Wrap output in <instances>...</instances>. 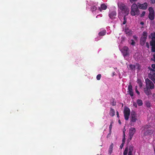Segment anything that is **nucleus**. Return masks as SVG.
Returning a JSON list of instances; mask_svg holds the SVG:
<instances>
[{
  "label": "nucleus",
  "instance_id": "nucleus-42",
  "mask_svg": "<svg viewBox=\"0 0 155 155\" xmlns=\"http://www.w3.org/2000/svg\"><path fill=\"white\" fill-rule=\"evenodd\" d=\"M124 143H122L121 144V145L120 146V147L121 149H122L123 147L124 146Z\"/></svg>",
  "mask_w": 155,
  "mask_h": 155
},
{
  "label": "nucleus",
  "instance_id": "nucleus-43",
  "mask_svg": "<svg viewBox=\"0 0 155 155\" xmlns=\"http://www.w3.org/2000/svg\"><path fill=\"white\" fill-rule=\"evenodd\" d=\"M153 56L154 59H153V58H151V60L152 61H153L155 62V54H154L153 55Z\"/></svg>",
  "mask_w": 155,
  "mask_h": 155
},
{
  "label": "nucleus",
  "instance_id": "nucleus-13",
  "mask_svg": "<svg viewBox=\"0 0 155 155\" xmlns=\"http://www.w3.org/2000/svg\"><path fill=\"white\" fill-rule=\"evenodd\" d=\"M146 38H143V37H141L140 39V45L143 46V45L146 41Z\"/></svg>",
  "mask_w": 155,
  "mask_h": 155
},
{
  "label": "nucleus",
  "instance_id": "nucleus-34",
  "mask_svg": "<svg viewBox=\"0 0 155 155\" xmlns=\"http://www.w3.org/2000/svg\"><path fill=\"white\" fill-rule=\"evenodd\" d=\"M148 68L152 72H154L155 71V70L154 69H153L150 67Z\"/></svg>",
  "mask_w": 155,
  "mask_h": 155
},
{
  "label": "nucleus",
  "instance_id": "nucleus-44",
  "mask_svg": "<svg viewBox=\"0 0 155 155\" xmlns=\"http://www.w3.org/2000/svg\"><path fill=\"white\" fill-rule=\"evenodd\" d=\"M146 46L148 48H149V43L148 42H147L146 43Z\"/></svg>",
  "mask_w": 155,
  "mask_h": 155
},
{
  "label": "nucleus",
  "instance_id": "nucleus-17",
  "mask_svg": "<svg viewBox=\"0 0 155 155\" xmlns=\"http://www.w3.org/2000/svg\"><path fill=\"white\" fill-rule=\"evenodd\" d=\"M136 117V116H131L130 118L131 121L133 122H136L137 119Z\"/></svg>",
  "mask_w": 155,
  "mask_h": 155
},
{
  "label": "nucleus",
  "instance_id": "nucleus-19",
  "mask_svg": "<svg viewBox=\"0 0 155 155\" xmlns=\"http://www.w3.org/2000/svg\"><path fill=\"white\" fill-rule=\"evenodd\" d=\"M115 114V111L114 110L112 109H110V114L111 115V116L113 117L114 115Z\"/></svg>",
  "mask_w": 155,
  "mask_h": 155
},
{
  "label": "nucleus",
  "instance_id": "nucleus-55",
  "mask_svg": "<svg viewBox=\"0 0 155 155\" xmlns=\"http://www.w3.org/2000/svg\"><path fill=\"white\" fill-rule=\"evenodd\" d=\"M118 122H119V124H121V121H120V120H118Z\"/></svg>",
  "mask_w": 155,
  "mask_h": 155
},
{
  "label": "nucleus",
  "instance_id": "nucleus-21",
  "mask_svg": "<svg viewBox=\"0 0 155 155\" xmlns=\"http://www.w3.org/2000/svg\"><path fill=\"white\" fill-rule=\"evenodd\" d=\"M113 143H112L110 146V149H109V153L110 154L111 153H112V149H113Z\"/></svg>",
  "mask_w": 155,
  "mask_h": 155
},
{
  "label": "nucleus",
  "instance_id": "nucleus-10",
  "mask_svg": "<svg viewBox=\"0 0 155 155\" xmlns=\"http://www.w3.org/2000/svg\"><path fill=\"white\" fill-rule=\"evenodd\" d=\"M150 88H144V92L146 95H149L152 94Z\"/></svg>",
  "mask_w": 155,
  "mask_h": 155
},
{
  "label": "nucleus",
  "instance_id": "nucleus-46",
  "mask_svg": "<svg viewBox=\"0 0 155 155\" xmlns=\"http://www.w3.org/2000/svg\"><path fill=\"white\" fill-rule=\"evenodd\" d=\"M137 0H130V1L131 3H133V2H135Z\"/></svg>",
  "mask_w": 155,
  "mask_h": 155
},
{
  "label": "nucleus",
  "instance_id": "nucleus-27",
  "mask_svg": "<svg viewBox=\"0 0 155 155\" xmlns=\"http://www.w3.org/2000/svg\"><path fill=\"white\" fill-rule=\"evenodd\" d=\"M124 132V135H123V138L122 140V143H124L125 141V133L124 131H123Z\"/></svg>",
  "mask_w": 155,
  "mask_h": 155
},
{
  "label": "nucleus",
  "instance_id": "nucleus-37",
  "mask_svg": "<svg viewBox=\"0 0 155 155\" xmlns=\"http://www.w3.org/2000/svg\"><path fill=\"white\" fill-rule=\"evenodd\" d=\"M131 41H132V42H131V45H134L135 43V42H134L133 40H131Z\"/></svg>",
  "mask_w": 155,
  "mask_h": 155
},
{
  "label": "nucleus",
  "instance_id": "nucleus-29",
  "mask_svg": "<svg viewBox=\"0 0 155 155\" xmlns=\"http://www.w3.org/2000/svg\"><path fill=\"white\" fill-rule=\"evenodd\" d=\"M132 137H133L129 136V138H128L127 140V144L129 143L130 140H131Z\"/></svg>",
  "mask_w": 155,
  "mask_h": 155
},
{
  "label": "nucleus",
  "instance_id": "nucleus-8",
  "mask_svg": "<svg viewBox=\"0 0 155 155\" xmlns=\"http://www.w3.org/2000/svg\"><path fill=\"white\" fill-rule=\"evenodd\" d=\"M128 48L127 47L124 46L123 49L121 50L124 56H126L128 54Z\"/></svg>",
  "mask_w": 155,
  "mask_h": 155
},
{
  "label": "nucleus",
  "instance_id": "nucleus-5",
  "mask_svg": "<svg viewBox=\"0 0 155 155\" xmlns=\"http://www.w3.org/2000/svg\"><path fill=\"white\" fill-rule=\"evenodd\" d=\"M124 112L125 119L127 120L129 119L130 113V111L129 109L126 107L124 109Z\"/></svg>",
  "mask_w": 155,
  "mask_h": 155
},
{
  "label": "nucleus",
  "instance_id": "nucleus-48",
  "mask_svg": "<svg viewBox=\"0 0 155 155\" xmlns=\"http://www.w3.org/2000/svg\"><path fill=\"white\" fill-rule=\"evenodd\" d=\"M152 3H155V0H150Z\"/></svg>",
  "mask_w": 155,
  "mask_h": 155
},
{
  "label": "nucleus",
  "instance_id": "nucleus-28",
  "mask_svg": "<svg viewBox=\"0 0 155 155\" xmlns=\"http://www.w3.org/2000/svg\"><path fill=\"white\" fill-rule=\"evenodd\" d=\"M131 116H136L135 112L134 111H132L131 113Z\"/></svg>",
  "mask_w": 155,
  "mask_h": 155
},
{
  "label": "nucleus",
  "instance_id": "nucleus-47",
  "mask_svg": "<svg viewBox=\"0 0 155 155\" xmlns=\"http://www.w3.org/2000/svg\"><path fill=\"white\" fill-rule=\"evenodd\" d=\"M152 67L154 69L155 68V64H152Z\"/></svg>",
  "mask_w": 155,
  "mask_h": 155
},
{
  "label": "nucleus",
  "instance_id": "nucleus-31",
  "mask_svg": "<svg viewBox=\"0 0 155 155\" xmlns=\"http://www.w3.org/2000/svg\"><path fill=\"white\" fill-rule=\"evenodd\" d=\"M146 104L147 107H150V103L149 102H146Z\"/></svg>",
  "mask_w": 155,
  "mask_h": 155
},
{
  "label": "nucleus",
  "instance_id": "nucleus-57",
  "mask_svg": "<svg viewBox=\"0 0 155 155\" xmlns=\"http://www.w3.org/2000/svg\"><path fill=\"white\" fill-rule=\"evenodd\" d=\"M112 105L113 106H114L115 105V104L114 103V102H112Z\"/></svg>",
  "mask_w": 155,
  "mask_h": 155
},
{
  "label": "nucleus",
  "instance_id": "nucleus-36",
  "mask_svg": "<svg viewBox=\"0 0 155 155\" xmlns=\"http://www.w3.org/2000/svg\"><path fill=\"white\" fill-rule=\"evenodd\" d=\"M138 83L139 84V86L140 87H142V83L141 82V81H140L139 82H138Z\"/></svg>",
  "mask_w": 155,
  "mask_h": 155
},
{
  "label": "nucleus",
  "instance_id": "nucleus-58",
  "mask_svg": "<svg viewBox=\"0 0 155 155\" xmlns=\"http://www.w3.org/2000/svg\"><path fill=\"white\" fill-rule=\"evenodd\" d=\"M99 9L100 10V11H101V9L100 8H99Z\"/></svg>",
  "mask_w": 155,
  "mask_h": 155
},
{
  "label": "nucleus",
  "instance_id": "nucleus-6",
  "mask_svg": "<svg viewBox=\"0 0 155 155\" xmlns=\"http://www.w3.org/2000/svg\"><path fill=\"white\" fill-rule=\"evenodd\" d=\"M149 14L148 16V18L151 20H153L154 19V12L151 7H150L149 8Z\"/></svg>",
  "mask_w": 155,
  "mask_h": 155
},
{
  "label": "nucleus",
  "instance_id": "nucleus-3",
  "mask_svg": "<svg viewBox=\"0 0 155 155\" xmlns=\"http://www.w3.org/2000/svg\"><path fill=\"white\" fill-rule=\"evenodd\" d=\"M151 35L152 37V40L150 41V44L152 46L151 50L152 52H155V33H151Z\"/></svg>",
  "mask_w": 155,
  "mask_h": 155
},
{
  "label": "nucleus",
  "instance_id": "nucleus-16",
  "mask_svg": "<svg viewBox=\"0 0 155 155\" xmlns=\"http://www.w3.org/2000/svg\"><path fill=\"white\" fill-rule=\"evenodd\" d=\"M125 32L126 34L130 35L132 34V31L131 30H129L127 28L126 29Z\"/></svg>",
  "mask_w": 155,
  "mask_h": 155
},
{
  "label": "nucleus",
  "instance_id": "nucleus-26",
  "mask_svg": "<svg viewBox=\"0 0 155 155\" xmlns=\"http://www.w3.org/2000/svg\"><path fill=\"white\" fill-rule=\"evenodd\" d=\"M129 151H132L133 150V146L132 145H130L129 146Z\"/></svg>",
  "mask_w": 155,
  "mask_h": 155
},
{
  "label": "nucleus",
  "instance_id": "nucleus-11",
  "mask_svg": "<svg viewBox=\"0 0 155 155\" xmlns=\"http://www.w3.org/2000/svg\"><path fill=\"white\" fill-rule=\"evenodd\" d=\"M116 15V13L115 12H112L109 14V15L110 18L113 19L115 18V16Z\"/></svg>",
  "mask_w": 155,
  "mask_h": 155
},
{
  "label": "nucleus",
  "instance_id": "nucleus-14",
  "mask_svg": "<svg viewBox=\"0 0 155 155\" xmlns=\"http://www.w3.org/2000/svg\"><path fill=\"white\" fill-rule=\"evenodd\" d=\"M155 77V73L154 72H151L148 74V77L151 79Z\"/></svg>",
  "mask_w": 155,
  "mask_h": 155
},
{
  "label": "nucleus",
  "instance_id": "nucleus-45",
  "mask_svg": "<svg viewBox=\"0 0 155 155\" xmlns=\"http://www.w3.org/2000/svg\"><path fill=\"white\" fill-rule=\"evenodd\" d=\"M133 105H134V106L135 107H137V104L135 102H134L133 103Z\"/></svg>",
  "mask_w": 155,
  "mask_h": 155
},
{
  "label": "nucleus",
  "instance_id": "nucleus-40",
  "mask_svg": "<svg viewBox=\"0 0 155 155\" xmlns=\"http://www.w3.org/2000/svg\"><path fill=\"white\" fill-rule=\"evenodd\" d=\"M151 80L154 82L155 84V77L151 79Z\"/></svg>",
  "mask_w": 155,
  "mask_h": 155
},
{
  "label": "nucleus",
  "instance_id": "nucleus-25",
  "mask_svg": "<svg viewBox=\"0 0 155 155\" xmlns=\"http://www.w3.org/2000/svg\"><path fill=\"white\" fill-rule=\"evenodd\" d=\"M143 38H145L146 39L147 35V33L146 32L144 31L143 32Z\"/></svg>",
  "mask_w": 155,
  "mask_h": 155
},
{
  "label": "nucleus",
  "instance_id": "nucleus-38",
  "mask_svg": "<svg viewBox=\"0 0 155 155\" xmlns=\"http://www.w3.org/2000/svg\"><path fill=\"white\" fill-rule=\"evenodd\" d=\"M137 86L136 87V91L137 92V93L139 95L140 94V93L137 90Z\"/></svg>",
  "mask_w": 155,
  "mask_h": 155
},
{
  "label": "nucleus",
  "instance_id": "nucleus-52",
  "mask_svg": "<svg viewBox=\"0 0 155 155\" xmlns=\"http://www.w3.org/2000/svg\"><path fill=\"white\" fill-rule=\"evenodd\" d=\"M117 117H119V115L118 112V111H117Z\"/></svg>",
  "mask_w": 155,
  "mask_h": 155
},
{
  "label": "nucleus",
  "instance_id": "nucleus-59",
  "mask_svg": "<svg viewBox=\"0 0 155 155\" xmlns=\"http://www.w3.org/2000/svg\"><path fill=\"white\" fill-rule=\"evenodd\" d=\"M114 74H114V73H113V75H114Z\"/></svg>",
  "mask_w": 155,
  "mask_h": 155
},
{
  "label": "nucleus",
  "instance_id": "nucleus-12",
  "mask_svg": "<svg viewBox=\"0 0 155 155\" xmlns=\"http://www.w3.org/2000/svg\"><path fill=\"white\" fill-rule=\"evenodd\" d=\"M128 90L131 96H133V91L132 85H130L128 86Z\"/></svg>",
  "mask_w": 155,
  "mask_h": 155
},
{
  "label": "nucleus",
  "instance_id": "nucleus-9",
  "mask_svg": "<svg viewBox=\"0 0 155 155\" xmlns=\"http://www.w3.org/2000/svg\"><path fill=\"white\" fill-rule=\"evenodd\" d=\"M136 130L135 129L134 127L131 128L129 130V136L133 137V136L135 133L136 132Z\"/></svg>",
  "mask_w": 155,
  "mask_h": 155
},
{
  "label": "nucleus",
  "instance_id": "nucleus-49",
  "mask_svg": "<svg viewBox=\"0 0 155 155\" xmlns=\"http://www.w3.org/2000/svg\"><path fill=\"white\" fill-rule=\"evenodd\" d=\"M133 38H134V39L135 40H137V37L135 36H133Z\"/></svg>",
  "mask_w": 155,
  "mask_h": 155
},
{
  "label": "nucleus",
  "instance_id": "nucleus-32",
  "mask_svg": "<svg viewBox=\"0 0 155 155\" xmlns=\"http://www.w3.org/2000/svg\"><path fill=\"white\" fill-rule=\"evenodd\" d=\"M145 14V11H143L142 13L140 15V17H142L144 16Z\"/></svg>",
  "mask_w": 155,
  "mask_h": 155
},
{
  "label": "nucleus",
  "instance_id": "nucleus-15",
  "mask_svg": "<svg viewBox=\"0 0 155 155\" xmlns=\"http://www.w3.org/2000/svg\"><path fill=\"white\" fill-rule=\"evenodd\" d=\"M153 131L152 130H147L144 133V135H151L153 133Z\"/></svg>",
  "mask_w": 155,
  "mask_h": 155
},
{
  "label": "nucleus",
  "instance_id": "nucleus-39",
  "mask_svg": "<svg viewBox=\"0 0 155 155\" xmlns=\"http://www.w3.org/2000/svg\"><path fill=\"white\" fill-rule=\"evenodd\" d=\"M132 152L131 151H129L128 155H133V154L132 153Z\"/></svg>",
  "mask_w": 155,
  "mask_h": 155
},
{
  "label": "nucleus",
  "instance_id": "nucleus-54",
  "mask_svg": "<svg viewBox=\"0 0 155 155\" xmlns=\"http://www.w3.org/2000/svg\"><path fill=\"white\" fill-rule=\"evenodd\" d=\"M140 24L142 25H143L144 24V23L143 22H141L140 23Z\"/></svg>",
  "mask_w": 155,
  "mask_h": 155
},
{
  "label": "nucleus",
  "instance_id": "nucleus-18",
  "mask_svg": "<svg viewBox=\"0 0 155 155\" xmlns=\"http://www.w3.org/2000/svg\"><path fill=\"white\" fill-rule=\"evenodd\" d=\"M106 32L105 30H103L99 32L98 33V35L99 36H103L105 35Z\"/></svg>",
  "mask_w": 155,
  "mask_h": 155
},
{
  "label": "nucleus",
  "instance_id": "nucleus-41",
  "mask_svg": "<svg viewBox=\"0 0 155 155\" xmlns=\"http://www.w3.org/2000/svg\"><path fill=\"white\" fill-rule=\"evenodd\" d=\"M151 80L154 82L155 84V77L151 79Z\"/></svg>",
  "mask_w": 155,
  "mask_h": 155
},
{
  "label": "nucleus",
  "instance_id": "nucleus-22",
  "mask_svg": "<svg viewBox=\"0 0 155 155\" xmlns=\"http://www.w3.org/2000/svg\"><path fill=\"white\" fill-rule=\"evenodd\" d=\"M130 68L132 70H134L135 69V66L134 65L130 64L129 65Z\"/></svg>",
  "mask_w": 155,
  "mask_h": 155
},
{
  "label": "nucleus",
  "instance_id": "nucleus-23",
  "mask_svg": "<svg viewBox=\"0 0 155 155\" xmlns=\"http://www.w3.org/2000/svg\"><path fill=\"white\" fill-rule=\"evenodd\" d=\"M128 151V146L126 148L124 152V155H127Z\"/></svg>",
  "mask_w": 155,
  "mask_h": 155
},
{
  "label": "nucleus",
  "instance_id": "nucleus-50",
  "mask_svg": "<svg viewBox=\"0 0 155 155\" xmlns=\"http://www.w3.org/2000/svg\"><path fill=\"white\" fill-rule=\"evenodd\" d=\"M127 15H124V20H126V16Z\"/></svg>",
  "mask_w": 155,
  "mask_h": 155
},
{
  "label": "nucleus",
  "instance_id": "nucleus-35",
  "mask_svg": "<svg viewBox=\"0 0 155 155\" xmlns=\"http://www.w3.org/2000/svg\"><path fill=\"white\" fill-rule=\"evenodd\" d=\"M97 9V8L95 6H93L92 7L93 11H95Z\"/></svg>",
  "mask_w": 155,
  "mask_h": 155
},
{
  "label": "nucleus",
  "instance_id": "nucleus-4",
  "mask_svg": "<svg viewBox=\"0 0 155 155\" xmlns=\"http://www.w3.org/2000/svg\"><path fill=\"white\" fill-rule=\"evenodd\" d=\"M146 88L153 89L154 88V85L152 81L148 78L145 80Z\"/></svg>",
  "mask_w": 155,
  "mask_h": 155
},
{
  "label": "nucleus",
  "instance_id": "nucleus-33",
  "mask_svg": "<svg viewBox=\"0 0 155 155\" xmlns=\"http://www.w3.org/2000/svg\"><path fill=\"white\" fill-rule=\"evenodd\" d=\"M113 122H111V123L110 124V126H109V129H110V131H111V128H112V124H113Z\"/></svg>",
  "mask_w": 155,
  "mask_h": 155
},
{
  "label": "nucleus",
  "instance_id": "nucleus-30",
  "mask_svg": "<svg viewBox=\"0 0 155 155\" xmlns=\"http://www.w3.org/2000/svg\"><path fill=\"white\" fill-rule=\"evenodd\" d=\"M101 74H99L97 75V79L98 80H100L101 78Z\"/></svg>",
  "mask_w": 155,
  "mask_h": 155
},
{
  "label": "nucleus",
  "instance_id": "nucleus-1",
  "mask_svg": "<svg viewBox=\"0 0 155 155\" xmlns=\"http://www.w3.org/2000/svg\"><path fill=\"white\" fill-rule=\"evenodd\" d=\"M138 6L136 4L134 3L131 6L130 14L132 15H138L140 12L138 9Z\"/></svg>",
  "mask_w": 155,
  "mask_h": 155
},
{
  "label": "nucleus",
  "instance_id": "nucleus-24",
  "mask_svg": "<svg viewBox=\"0 0 155 155\" xmlns=\"http://www.w3.org/2000/svg\"><path fill=\"white\" fill-rule=\"evenodd\" d=\"M101 7L102 9L105 10L107 8V6L104 4H102L101 5Z\"/></svg>",
  "mask_w": 155,
  "mask_h": 155
},
{
  "label": "nucleus",
  "instance_id": "nucleus-51",
  "mask_svg": "<svg viewBox=\"0 0 155 155\" xmlns=\"http://www.w3.org/2000/svg\"><path fill=\"white\" fill-rule=\"evenodd\" d=\"M126 20H124V21H123V25H124L126 24Z\"/></svg>",
  "mask_w": 155,
  "mask_h": 155
},
{
  "label": "nucleus",
  "instance_id": "nucleus-53",
  "mask_svg": "<svg viewBox=\"0 0 155 155\" xmlns=\"http://www.w3.org/2000/svg\"><path fill=\"white\" fill-rule=\"evenodd\" d=\"M149 127V126H145L144 127V128L145 129H147V128H148V127Z\"/></svg>",
  "mask_w": 155,
  "mask_h": 155
},
{
  "label": "nucleus",
  "instance_id": "nucleus-20",
  "mask_svg": "<svg viewBox=\"0 0 155 155\" xmlns=\"http://www.w3.org/2000/svg\"><path fill=\"white\" fill-rule=\"evenodd\" d=\"M137 103L139 106H141L143 104L142 101L140 99H138L137 101Z\"/></svg>",
  "mask_w": 155,
  "mask_h": 155
},
{
  "label": "nucleus",
  "instance_id": "nucleus-2",
  "mask_svg": "<svg viewBox=\"0 0 155 155\" xmlns=\"http://www.w3.org/2000/svg\"><path fill=\"white\" fill-rule=\"evenodd\" d=\"M118 6L119 8L122 10L123 13L126 15H127L129 14V10L128 8L123 3L120 4H118Z\"/></svg>",
  "mask_w": 155,
  "mask_h": 155
},
{
  "label": "nucleus",
  "instance_id": "nucleus-56",
  "mask_svg": "<svg viewBox=\"0 0 155 155\" xmlns=\"http://www.w3.org/2000/svg\"><path fill=\"white\" fill-rule=\"evenodd\" d=\"M140 81H141L139 79H138L137 81V83H138Z\"/></svg>",
  "mask_w": 155,
  "mask_h": 155
},
{
  "label": "nucleus",
  "instance_id": "nucleus-7",
  "mask_svg": "<svg viewBox=\"0 0 155 155\" xmlns=\"http://www.w3.org/2000/svg\"><path fill=\"white\" fill-rule=\"evenodd\" d=\"M137 5L138 8L140 9H145L147 8V4L145 2L143 4H140L139 3H137Z\"/></svg>",
  "mask_w": 155,
  "mask_h": 155
}]
</instances>
